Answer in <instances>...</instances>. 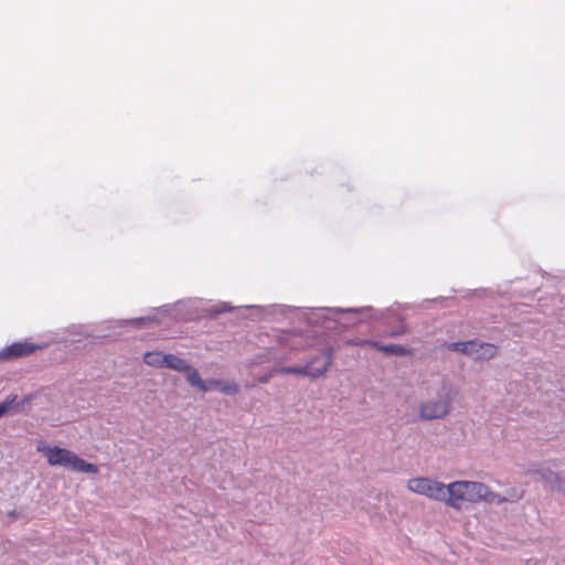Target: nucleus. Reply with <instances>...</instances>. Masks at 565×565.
<instances>
[{
    "label": "nucleus",
    "mask_w": 565,
    "mask_h": 565,
    "mask_svg": "<svg viewBox=\"0 0 565 565\" xmlns=\"http://www.w3.org/2000/svg\"><path fill=\"white\" fill-rule=\"evenodd\" d=\"M426 398L418 405L422 420L446 418L452 411L457 392L446 375L438 376L425 387Z\"/></svg>",
    "instance_id": "obj_1"
},
{
    "label": "nucleus",
    "mask_w": 565,
    "mask_h": 565,
    "mask_svg": "<svg viewBox=\"0 0 565 565\" xmlns=\"http://www.w3.org/2000/svg\"><path fill=\"white\" fill-rule=\"evenodd\" d=\"M47 462L51 466L68 468L76 472L97 473L98 468L79 458L76 454L60 447H47L44 449Z\"/></svg>",
    "instance_id": "obj_2"
},
{
    "label": "nucleus",
    "mask_w": 565,
    "mask_h": 565,
    "mask_svg": "<svg viewBox=\"0 0 565 565\" xmlns=\"http://www.w3.org/2000/svg\"><path fill=\"white\" fill-rule=\"evenodd\" d=\"M324 310H328L329 312L333 313V316H337L339 313H364V312H373L370 317L375 320H388L391 318L401 320L399 316L395 313L393 309H386V310H374L372 307H362V308H349V309H341V308H321L318 310V312H313L312 317L309 318V321L311 323H321L326 328H329V323L331 322V319L324 317Z\"/></svg>",
    "instance_id": "obj_3"
},
{
    "label": "nucleus",
    "mask_w": 565,
    "mask_h": 565,
    "mask_svg": "<svg viewBox=\"0 0 565 565\" xmlns=\"http://www.w3.org/2000/svg\"><path fill=\"white\" fill-rule=\"evenodd\" d=\"M408 489L436 501H444L445 483L430 478H413L407 483Z\"/></svg>",
    "instance_id": "obj_4"
},
{
    "label": "nucleus",
    "mask_w": 565,
    "mask_h": 565,
    "mask_svg": "<svg viewBox=\"0 0 565 565\" xmlns=\"http://www.w3.org/2000/svg\"><path fill=\"white\" fill-rule=\"evenodd\" d=\"M33 396L31 394L19 398L17 394H9L0 402V418L6 415H17L23 413L25 407L30 405Z\"/></svg>",
    "instance_id": "obj_5"
},
{
    "label": "nucleus",
    "mask_w": 565,
    "mask_h": 565,
    "mask_svg": "<svg viewBox=\"0 0 565 565\" xmlns=\"http://www.w3.org/2000/svg\"><path fill=\"white\" fill-rule=\"evenodd\" d=\"M445 494L444 502L455 510H460L462 502L467 501L465 481H454L445 484Z\"/></svg>",
    "instance_id": "obj_6"
},
{
    "label": "nucleus",
    "mask_w": 565,
    "mask_h": 565,
    "mask_svg": "<svg viewBox=\"0 0 565 565\" xmlns=\"http://www.w3.org/2000/svg\"><path fill=\"white\" fill-rule=\"evenodd\" d=\"M333 353L334 349L332 347L326 348L319 354L311 356L305 365L313 370H320L319 377H321L332 365Z\"/></svg>",
    "instance_id": "obj_7"
},
{
    "label": "nucleus",
    "mask_w": 565,
    "mask_h": 565,
    "mask_svg": "<svg viewBox=\"0 0 565 565\" xmlns=\"http://www.w3.org/2000/svg\"><path fill=\"white\" fill-rule=\"evenodd\" d=\"M42 347L34 345L26 341L15 342L0 351V360H8V359H12V358L25 356V355H29V354L35 352L36 350H39Z\"/></svg>",
    "instance_id": "obj_8"
},
{
    "label": "nucleus",
    "mask_w": 565,
    "mask_h": 565,
    "mask_svg": "<svg viewBox=\"0 0 565 565\" xmlns=\"http://www.w3.org/2000/svg\"><path fill=\"white\" fill-rule=\"evenodd\" d=\"M274 372H278L281 374H292L308 377L310 380L319 379L320 370L311 369L310 366H306L305 364L301 366H280L276 369Z\"/></svg>",
    "instance_id": "obj_9"
},
{
    "label": "nucleus",
    "mask_w": 565,
    "mask_h": 565,
    "mask_svg": "<svg viewBox=\"0 0 565 565\" xmlns=\"http://www.w3.org/2000/svg\"><path fill=\"white\" fill-rule=\"evenodd\" d=\"M467 502L483 501L487 493V486L477 481H465Z\"/></svg>",
    "instance_id": "obj_10"
},
{
    "label": "nucleus",
    "mask_w": 565,
    "mask_h": 565,
    "mask_svg": "<svg viewBox=\"0 0 565 565\" xmlns=\"http://www.w3.org/2000/svg\"><path fill=\"white\" fill-rule=\"evenodd\" d=\"M372 348L381 351L385 355H391V356H404V355L411 354V350L401 344H394V343L383 344L379 341H375V342H372Z\"/></svg>",
    "instance_id": "obj_11"
},
{
    "label": "nucleus",
    "mask_w": 565,
    "mask_h": 565,
    "mask_svg": "<svg viewBox=\"0 0 565 565\" xmlns=\"http://www.w3.org/2000/svg\"><path fill=\"white\" fill-rule=\"evenodd\" d=\"M477 340L470 341H458V342H449L446 344V348L452 352H460L465 355L473 358V354L477 352Z\"/></svg>",
    "instance_id": "obj_12"
},
{
    "label": "nucleus",
    "mask_w": 565,
    "mask_h": 565,
    "mask_svg": "<svg viewBox=\"0 0 565 565\" xmlns=\"http://www.w3.org/2000/svg\"><path fill=\"white\" fill-rule=\"evenodd\" d=\"M476 349L477 352L473 354V359L477 360H490L497 354V347L491 343L478 341Z\"/></svg>",
    "instance_id": "obj_13"
},
{
    "label": "nucleus",
    "mask_w": 565,
    "mask_h": 565,
    "mask_svg": "<svg viewBox=\"0 0 565 565\" xmlns=\"http://www.w3.org/2000/svg\"><path fill=\"white\" fill-rule=\"evenodd\" d=\"M163 362L164 367L182 373L184 372V370L188 369L189 365V363L185 360L174 354H166V360H163Z\"/></svg>",
    "instance_id": "obj_14"
},
{
    "label": "nucleus",
    "mask_w": 565,
    "mask_h": 565,
    "mask_svg": "<svg viewBox=\"0 0 565 565\" xmlns=\"http://www.w3.org/2000/svg\"><path fill=\"white\" fill-rule=\"evenodd\" d=\"M542 477L552 489L565 492V483L561 480L557 473L548 470L542 472Z\"/></svg>",
    "instance_id": "obj_15"
},
{
    "label": "nucleus",
    "mask_w": 565,
    "mask_h": 565,
    "mask_svg": "<svg viewBox=\"0 0 565 565\" xmlns=\"http://www.w3.org/2000/svg\"><path fill=\"white\" fill-rule=\"evenodd\" d=\"M185 374L186 381L191 386L196 387L199 391L204 388L203 380L201 379L199 372L192 367L190 364L188 369L183 372Z\"/></svg>",
    "instance_id": "obj_16"
},
{
    "label": "nucleus",
    "mask_w": 565,
    "mask_h": 565,
    "mask_svg": "<svg viewBox=\"0 0 565 565\" xmlns=\"http://www.w3.org/2000/svg\"><path fill=\"white\" fill-rule=\"evenodd\" d=\"M166 354L161 352H147L143 356V361L147 365L154 367H164Z\"/></svg>",
    "instance_id": "obj_17"
},
{
    "label": "nucleus",
    "mask_w": 565,
    "mask_h": 565,
    "mask_svg": "<svg viewBox=\"0 0 565 565\" xmlns=\"http://www.w3.org/2000/svg\"><path fill=\"white\" fill-rule=\"evenodd\" d=\"M239 387L235 382H224L221 380V386L218 387L220 393L227 394V395H234L238 393Z\"/></svg>",
    "instance_id": "obj_18"
},
{
    "label": "nucleus",
    "mask_w": 565,
    "mask_h": 565,
    "mask_svg": "<svg viewBox=\"0 0 565 565\" xmlns=\"http://www.w3.org/2000/svg\"><path fill=\"white\" fill-rule=\"evenodd\" d=\"M483 501L487 503H495V504H501V503L507 502L504 495L491 491L488 486H487L486 498L483 499Z\"/></svg>",
    "instance_id": "obj_19"
},
{
    "label": "nucleus",
    "mask_w": 565,
    "mask_h": 565,
    "mask_svg": "<svg viewBox=\"0 0 565 565\" xmlns=\"http://www.w3.org/2000/svg\"><path fill=\"white\" fill-rule=\"evenodd\" d=\"M524 491L520 488H511L507 491L505 501L507 502H518L523 498Z\"/></svg>",
    "instance_id": "obj_20"
},
{
    "label": "nucleus",
    "mask_w": 565,
    "mask_h": 565,
    "mask_svg": "<svg viewBox=\"0 0 565 565\" xmlns=\"http://www.w3.org/2000/svg\"><path fill=\"white\" fill-rule=\"evenodd\" d=\"M203 384H204V388L200 390V392H202V393H206V392H211V391H218V387L221 386V380H215V379H210L206 381L203 380Z\"/></svg>",
    "instance_id": "obj_21"
},
{
    "label": "nucleus",
    "mask_w": 565,
    "mask_h": 565,
    "mask_svg": "<svg viewBox=\"0 0 565 565\" xmlns=\"http://www.w3.org/2000/svg\"><path fill=\"white\" fill-rule=\"evenodd\" d=\"M372 342H375V340H367V339H351L348 341V344L350 345H355V347H371L372 348Z\"/></svg>",
    "instance_id": "obj_22"
},
{
    "label": "nucleus",
    "mask_w": 565,
    "mask_h": 565,
    "mask_svg": "<svg viewBox=\"0 0 565 565\" xmlns=\"http://www.w3.org/2000/svg\"><path fill=\"white\" fill-rule=\"evenodd\" d=\"M233 307L230 306L227 302H222L220 306H217L214 310H211L213 315H220L222 312L231 311Z\"/></svg>",
    "instance_id": "obj_23"
},
{
    "label": "nucleus",
    "mask_w": 565,
    "mask_h": 565,
    "mask_svg": "<svg viewBox=\"0 0 565 565\" xmlns=\"http://www.w3.org/2000/svg\"><path fill=\"white\" fill-rule=\"evenodd\" d=\"M153 318L151 317H140V318H136V319H132L130 320L129 322L131 323H137V324H146V323H151L153 322Z\"/></svg>",
    "instance_id": "obj_24"
},
{
    "label": "nucleus",
    "mask_w": 565,
    "mask_h": 565,
    "mask_svg": "<svg viewBox=\"0 0 565 565\" xmlns=\"http://www.w3.org/2000/svg\"><path fill=\"white\" fill-rule=\"evenodd\" d=\"M273 375H274L273 373H269V374H266V375H264V376H260V377L258 379V382H259V383H267V382L270 380V377H271Z\"/></svg>",
    "instance_id": "obj_25"
},
{
    "label": "nucleus",
    "mask_w": 565,
    "mask_h": 565,
    "mask_svg": "<svg viewBox=\"0 0 565 565\" xmlns=\"http://www.w3.org/2000/svg\"><path fill=\"white\" fill-rule=\"evenodd\" d=\"M405 332V330L403 329L402 331H396V332H393L392 335L393 337H396V335H399L401 333Z\"/></svg>",
    "instance_id": "obj_26"
}]
</instances>
